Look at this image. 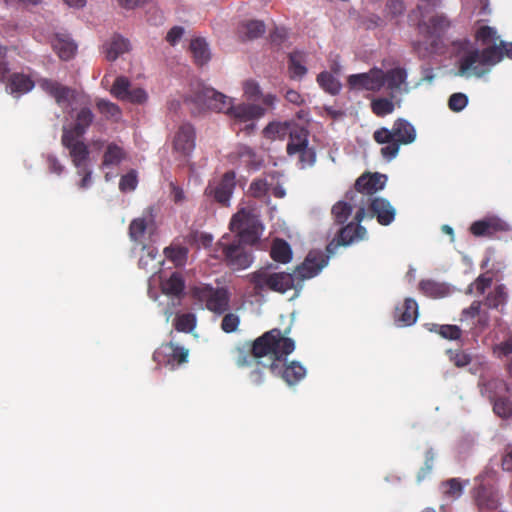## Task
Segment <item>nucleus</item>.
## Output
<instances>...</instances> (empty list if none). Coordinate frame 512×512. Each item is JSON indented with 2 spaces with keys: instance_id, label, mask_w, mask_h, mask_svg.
<instances>
[{
  "instance_id": "cd10ccee",
  "label": "nucleus",
  "mask_w": 512,
  "mask_h": 512,
  "mask_svg": "<svg viewBox=\"0 0 512 512\" xmlns=\"http://www.w3.org/2000/svg\"><path fill=\"white\" fill-rule=\"evenodd\" d=\"M265 32V25L262 21L251 20L241 24L238 28V36L242 41L254 40Z\"/></svg>"
},
{
  "instance_id": "7c9ffc66",
  "label": "nucleus",
  "mask_w": 512,
  "mask_h": 512,
  "mask_svg": "<svg viewBox=\"0 0 512 512\" xmlns=\"http://www.w3.org/2000/svg\"><path fill=\"white\" fill-rule=\"evenodd\" d=\"M190 51L198 66H203L210 60V51L204 38H195L191 40Z\"/></svg>"
},
{
  "instance_id": "49530a36",
  "label": "nucleus",
  "mask_w": 512,
  "mask_h": 512,
  "mask_svg": "<svg viewBox=\"0 0 512 512\" xmlns=\"http://www.w3.org/2000/svg\"><path fill=\"white\" fill-rule=\"evenodd\" d=\"M425 461L424 465L419 469L416 479L417 482H422L425 480L429 474L432 472L434 461H435V453L432 448L428 449L425 452Z\"/></svg>"
},
{
  "instance_id": "37998d69",
  "label": "nucleus",
  "mask_w": 512,
  "mask_h": 512,
  "mask_svg": "<svg viewBox=\"0 0 512 512\" xmlns=\"http://www.w3.org/2000/svg\"><path fill=\"white\" fill-rule=\"evenodd\" d=\"M353 206L347 202L339 201L332 207V215L337 224H343L351 215Z\"/></svg>"
},
{
  "instance_id": "680f3d73",
  "label": "nucleus",
  "mask_w": 512,
  "mask_h": 512,
  "mask_svg": "<svg viewBox=\"0 0 512 512\" xmlns=\"http://www.w3.org/2000/svg\"><path fill=\"white\" fill-rule=\"evenodd\" d=\"M483 305L482 301L474 300L471 305L467 308H464L461 312L460 321H464L468 318H475L482 312L481 307Z\"/></svg>"
},
{
  "instance_id": "864d4df0",
  "label": "nucleus",
  "mask_w": 512,
  "mask_h": 512,
  "mask_svg": "<svg viewBox=\"0 0 512 512\" xmlns=\"http://www.w3.org/2000/svg\"><path fill=\"white\" fill-rule=\"evenodd\" d=\"M146 221L144 218H136L129 225V235L133 241H140L146 231Z\"/></svg>"
},
{
  "instance_id": "bf43d9fd",
  "label": "nucleus",
  "mask_w": 512,
  "mask_h": 512,
  "mask_svg": "<svg viewBox=\"0 0 512 512\" xmlns=\"http://www.w3.org/2000/svg\"><path fill=\"white\" fill-rule=\"evenodd\" d=\"M301 168L312 166L316 161V153L312 148L306 147L297 152Z\"/></svg>"
},
{
  "instance_id": "0e129e2a",
  "label": "nucleus",
  "mask_w": 512,
  "mask_h": 512,
  "mask_svg": "<svg viewBox=\"0 0 512 512\" xmlns=\"http://www.w3.org/2000/svg\"><path fill=\"white\" fill-rule=\"evenodd\" d=\"M147 100V93L142 88H130V91L125 99V101L134 103V104H142Z\"/></svg>"
},
{
  "instance_id": "13d9d810",
  "label": "nucleus",
  "mask_w": 512,
  "mask_h": 512,
  "mask_svg": "<svg viewBox=\"0 0 512 512\" xmlns=\"http://www.w3.org/2000/svg\"><path fill=\"white\" fill-rule=\"evenodd\" d=\"M239 324V316L234 313H228L222 319L221 328L226 333H232L237 330Z\"/></svg>"
},
{
  "instance_id": "69168bd1",
  "label": "nucleus",
  "mask_w": 512,
  "mask_h": 512,
  "mask_svg": "<svg viewBox=\"0 0 512 512\" xmlns=\"http://www.w3.org/2000/svg\"><path fill=\"white\" fill-rule=\"evenodd\" d=\"M386 11L392 17H397L405 11V5L402 0H389L386 3Z\"/></svg>"
},
{
  "instance_id": "774afa93",
  "label": "nucleus",
  "mask_w": 512,
  "mask_h": 512,
  "mask_svg": "<svg viewBox=\"0 0 512 512\" xmlns=\"http://www.w3.org/2000/svg\"><path fill=\"white\" fill-rule=\"evenodd\" d=\"M420 290L428 296H436L439 290L438 285L431 280H422L419 283Z\"/></svg>"
},
{
  "instance_id": "e433bc0d",
  "label": "nucleus",
  "mask_w": 512,
  "mask_h": 512,
  "mask_svg": "<svg viewBox=\"0 0 512 512\" xmlns=\"http://www.w3.org/2000/svg\"><path fill=\"white\" fill-rule=\"evenodd\" d=\"M302 61V54L300 52L290 53L288 69L291 78H302L307 73V68L302 64Z\"/></svg>"
},
{
  "instance_id": "f03ea898",
  "label": "nucleus",
  "mask_w": 512,
  "mask_h": 512,
  "mask_svg": "<svg viewBox=\"0 0 512 512\" xmlns=\"http://www.w3.org/2000/svg\"><path fill=\"white\" fill-rule=\"evenodd\" d=\"M328 263V259L320 251H310L304 262L297 266L293 273L274 272L260 269L247 275L249 282L257 291L265 289L285 293L298 288L306 279L316 276Z\"/></svg>"
},
{
  "instance_id": "412c9836",
  "label": "nucleus",
  "mask_w": 512,
  "mask_h": 512,
  "mask_svg": "<svg viewBox=\"0 0 512 512\" xmlns=\"http://www.w3.org/2000/svg\"><path fill=\"white\" fill-rule=\"evenodd\" d=\"M369 210L376 217L379 224L387 226L395 219L396 211L390 202L381 197H375L371 200Z\"/></svg>"
},
{
  "instance_id": "c756f323",
  "label": "nucleus",
  "mask_w": 512,
  "mask_h": 512,
  "mask_svg": "<svg viewBox=\"0 0 512 512\" xmlns=\"http://www.w3.org/2000/svg\"><path fill=\"white\" fill-rule=\"evenodd\" d=\"M270 256L274 261L286 264L292 259L291 247L285 240L276 238L272 243Z\"/></svg>"
},
{
  "instance_id": "052dcab7",
  "label": "nucleus",
  "mask_w": 512,
  "mask_h": 512,
  "mask_svg": "<svg viewBox=\"0 0 512 512\" xmlns=\"http://www.w3.org/2000/svg\"><path fill=\"white\" fill-rule=\"evenodd\" d=\"M493 353L498 357H507L512 354V334L503 342L493 347Z\"/></svg>"
},
{
  "instance_id": "a19ab883",
  "label": "nucleus",
  "mask_w": 512,
  "mask_h": 512,
  "mask_svg": "<svg viewBox=\"0 0 512 512\" xmlns=\"http://www.w3.org/2000/svg\"><path fill=\"white\" fill-rule=\"evenodd\" d=\"M442 493L450 499H457L463 493V485L457 478H451L441 483Z\"/></svg>"
},
{
  "instance_id": "4468645a",
  "label": "nucleus",
  "mask_w": 512,
  "mask_h": 512,
  "mask_svg": "<svg viewBox=\"0 0 512 512\" xmlns=\"http://www.w3.org/2000/svg\"><path fill=\"white\" fill-rule=\"evenodd\" d=\"M236 174L227 171L219 181L210 182L205 189V194L222 206H227L236 186Z\"/></svg>"
},
{
  "instance_id": "f3484780",
  "label": "nucleus",
  "mask_w": 512,
  "mask_h": 512,
  "mask_svg": "<svg viewBox=\"0 0 512 512\" xmlns=\"http://www.w3.org/2000/svg\"><path fill=\"white\" fill-rule=\"evenodd\" d=\"M80 138L69 134H62L61 138L62 145L69 150V155L76 169L89 166L90 152L88 146Z\"/></svg>"
},
{
  "instance_id": "bb28decb",
  "label": "nucleus",
  "mask_w": 512,
  "mask_h": 512,
  "mask_svg": "<svg viewBox=\"0 0 512 512\" xmlns=\"http://www.w3.org/2000/svg\"><path fill=\"white\" fill-rule=\"evenodd\" d=\"M293 129V125L291 122L284 121H273L270 122L263 129V136L268 140H284L291 130Z\"/></svg>"
},
{
  "instance_id": "423d86ee",
  "label": "nucleus",
  "mask_w": 512,
  "mask_h": 512,
  "mask_svg": "<svg viewBox=\"0 0 512 512\" xmlns=\"http://www.w3.org/2000/svg\"><path fill=\"white\" fill-rule=\"evenodd\" d=\"M241 239L224 234L215 244L212 257L224 263L232 271L245 270L253 263V254Z\"/></svg>"
},
{
  "instance_id": "5701e85b",
  "label": "nucleus",
  "mask_w": 512,
  "mask_h": 512,
  "mask_svg": "<svg viewBox=\"0 0 512 512\" xmlns=\"http://www.w3.org/2000/svg\"><path fill=\"white\" fill-rule=\"evenodd\" d=\"M475 501L480 511H494L499 506V496L497 492L484 485L477 488Z\"/></svg>"
},
{
  "instance_id": "8fccbe9b",
  "label": "nucleus",
  "mask_w": 512,
  "mask_h": 512,
  "mask_svg": "<svg viewBox=\"0 0 512 512\" xmlns=\"http://www.w3.org/2000/svg\"><path fill=\"white\" fill-rule=\"evenodd\" d=\"M470 231L475 236H488L495 231V225L489 220H479L471 225Z\"/></svg>"
},
{
  "instance_id": "a878e982",
  "label": "nucleus",
  "mask_w": 512,
  "mask_h": 512,
  "mask_svg": "<svg viewBox=\"0 0 512 512\" xmlns=\"http://www.w3.org/2000/svg\"><path fill=\"white\" fill-rule=\"evenodd\" d=\"M289 142L287 144L288 155L297 154L298 151L308 147V131L299 126H293L289 133Z\"/></svg>"
},
{
  "instance_id": "58836bf2",
  "label": "nucleus",
  "mask_w": 512,
  "mask_h": 512,
  "mask_svg": "<svg viewBox=\"0 0 512 512\" xmlns=\"http://www.w3.org/2000/svg\"><path fill=\"white\" fill-rule=\"evenodd\" d=\"M236 155L246 166L254 169L259 168L260 161L257 159V155L251 147L246 145L239 146L237 148Z\"/></svg>"
},
{
  "instance_id": "e2e57ef3",
  "label": "nucleus",
  "mask_w": 512,
  "mask_h": 512,
  "mask_svg": "<svg viewBox=\"0 0 512 512\" xmlns=\"http://www.w3.org/2000/svg\"><path fill=\"white\" fill-rule=\"evenodd\" d=\"M244 94L251 100H256L261 95L259 84L254 80H247L243 85Z\"/></svg>"
},
{
  "instance_id": "ddd939ff",
  "label": "nucleus",
  "mask_w": 512,
  "mask_h": 512,
  "mask_svg": "<svg viewBox=\"0 0 512 512\" xmlns=\"http://www.w3.org/2000/svg\"><path fill=\"white\" fill-rule=\"evenodd\" d=\"M383 70L378 67L368 72L349 75L347 85L350 90L379 92L384 87Z\"/></svg>"
},
{
  "instance_id": "f704fd0d",
  "label": "nucleus",
  "mask_w": 512,
  "mask_h": 512,
  "mask_svg": "<svg viewBox=\"0 0 512 512\" xmlns=\"http://www.w3.org/2000/svg\"><path fill=\"white\" fill-rule=\"evenodd\" d=\"M394 97H378L371 101V110L378 117H384L391 114L395 109Z\"/></svg>"
},
{
  "instance_id": "1a4fd4ad",
  "label": "nucleus",
  "mask_w": 512,
  "mask_h": 512,
  "mask_svg": "<svg viewBox=\"0 0 512 512\" xmlns=\"http://www.w3.org/2000/svg\"><path fill=\"white\" fill-rule=\"evenodd\" d=\"M191 297L215 314H223L229 309L230 294L224 287L214 288L200 283L190 288Z\"/></svg>"
},
{
  "instance_id": "7ed1b4c3",
  "label": "nucleus",
  "mask_w": 512,
  "mask_h": 512,
  "mask_svg": "<svg viewBox=\"0 0 512 512\" xmlns=\"http://www.w3.org/2000/svg\"><path fill=\"white\" fill-rule=\"evenodd\" d=\"M190 99L199 106L227 114L234 124L245 123L244 130L247 134H251L255 129L253 121L265 114V109L256 104L233 105L231 98L203 83H197L193 87Z\"/></svg>"
},
{
  "instance_id": "5fc2aeb1",
  "label": "nucleus",
  "mask_w": 512,
  "mask_h": 512,
  "mask_svg": "<svg viewBox=\"0 0 512 512\" xmlns=\"http://www.w3.org/2000/svg\"><path fill=\"white\" fill-rule=\"evenodd\" d=\"M476 39L483 45H487L492 42L496 44L495 42L498 39V36L494 28L490 26H481L476 32Z\"/></svg>"
},
{
  "instance_id": "6ab92c4d",
  "label": "nucleus",
  "mask_w": 512,
  "mask_h": 512,
  "mask_svg": "<svg viewBox=\"0 0 512 512\" xmlns=\"http://www.w3.org/2000/svg\"><path fill=\"white\" fill-rule=\"evenodd\" d=\"M366 235V229L361 225H354L353 222L347 224L346 226L342 227L336 239H334L328 246L327 250L328 252H332V247L334 246V242L337 241L335 244V247L337 246H347L352 244L355 241L364 239Z\"/></svg>"
},
{
  "instance_id": "f257e3e1",
  "label": "nucleus",
  "mask_w": 512,
  "mask_h": 512,
  "mask_svg": "<svg viewBox=\"0 0 512 512\" xmlns=\"http://www.w3.org/2000/svg\"><path fill=\"white\" fill-rule=\"evenodd\" d=\"M288 332L283 333L278 328L265 332L253 341L249 352L239 351L237 365H251L258 358L268 357V368L274 376L288 385L297 384L306 376V368L298 361L287 362V356L295 349L294 340L285 336Z\"/></svg>"
},
{
  "instance_id": "2eb2a0df",
  "label": "nucleus",
  "mask_w": 512,
  "mask_h": 512,
  "mask_svg": "<svg viewBox=\"0 0 512 512\" xmlns=\"http://www.w3.org/2000/svg\"><path fill=\"white\" fill-rule=\"evenodd\" d=\"M386 180V175L378 172L363 173L355 182V190L347 192L346 198L353 201L358 193L371 196L384 188Z\"/></svg>"
},
{
  "instance_id": "f8f14e48",
  "label": "nucleus",
  "mask_w": 512,
  "mask_h": 512,
  "mask_svg": "<svg viewBox=\"0 0 512 512\" xmlns=\"http://www.w3.org/2000/svg\"><path fill=\"white\" fill-rule=\"evenodd\" d=\"M196 147V131L192 124L183 123L175 132L172 139L173 152L188 162Z\"/></svg>"
},
{
  "instance_id": "39448f33",
  "label": "nucleus",
  "mask_w": 512,
  "mask_h": 512,
  "mask_svg": "<svg viewBox=\"0 0 512 512\" xmlns=\"http://www.w3.org/2000/svg\"><path fill=\"white\" fill-rule=\"evenodd\" d=\"M378 144H387L381 148V155L388 161L395 158L400 145H407L416 139V130L407 120L399 118L394 121L391 129L381 127L373 133Z\"/></svg>"
},
{
  "instance_id": "09e8293b",
  "label": "nucleus",
  "mask_w": 512,
  "mask_h": 512,
  "mask_svg": "<svg viewBox=\"0 0 512 512\" xmlns=\"http://www.w3.org/2000/svg\"><path fill=\"white\" fill-rule=\"evenodd\" d=\"M492 277L488 276L487 274H480L467 288V294L472 293L473 289L476 290V292L479 295H482L485 293V291L491 286L492 284Z\"/></svg>"
},
{
  "instance_id": "473e14b6",
  "label": "nucleus",
  "mask_w": 512,
  "mask_h": 512,
  "mask_svg": "<svg viewBox=\"0 0 512 512\" xmlns=\"http://www.w3.org/2000/svg\"><path fill=\"white\" fill-rule=\"evenodd\" d=\"M317 83L325 92L331 95L339 94L342 87L340 81L327 71L318 74Z\"/></svg>"
},
{
  "instance_id": "c9c22d12",
  "label": "nucleus",
  "mask_w": 512,
  "mask_h": 512,
  "mask_svg": "<svg viewBox=\"0 0 512 512\" xmlns=\"http://www.w3.org/2000/svg\"><path fill=\"white\" fill-rule=\"evenodd\" d=\"M184 290V281L178 273H173L167 280L162 283V291L164 294L179 296Z\"/></svg>"
},
{
  "instance_id": "338daca9",
  "label": "nucleus",
  "mask_w": 512,
  "mask_h": 512,
  "mask_svg": "<svg viewBox=\"0 0 512 512\" xmlns=\"http://www.w3.org/2000/svg\"><path fill=\"white\" fill-rule=\"evenodd\" d=\"M77 174L82 177L80 182L78 183V187L80 189H87L88 187H90L92 183V171L89 168V166L77 169Z\"/></svg>"
},
{
  "instance_id": "4c0bfd02",
  "label": "nucleus",
  "mask_w": 512,
  "mask_h": 512,
  "mask_svg": "<svg viewBox=\"0 0 512 512\" xmlns=\"http://www.w3.org/2000/svg\"><path fill=\"white\" fill-rule=\"evenodd\" d=\"M96 106L99 112L104 115L107 119H113L118 121L121 118L122 112L120 107L108 100L100 99L97 101Z\"/></svg>"
},
{
  "instance_id": "de8ad7c7",
  "label": "nucleus",
  "mask_w": 512,
  "mask_h": 512,
  "mask_svg": "<svg viewBox=\"0 0 512 512\" xmlns=\"http://www.w3.org/2000/svg\"><path fill=\"white\" fill-rule=\"evenodd\" d=\"M434 327V331L448 340H458L462 336V330L457 325H434Z\"/></svg>"
},
{
  "instance_id": "0eeeda50",
  "label": "nucleus",
  "mask_w": 512,
  "mask_h": 512,
  "mask_svg": "<svg viewBox=\"0 0 512 512\" xmlns=\"http://www.w3.org/2000/svg\"><path fill=\"white\" fill-rule=\"evenodd\" d=\"M451 26V21L443 14H436L432 16L428 22L419 21V32L430 43L414 42L413 50L420 58H426L431 54H441L444 52V45L442 37Z\"/></svg>"
},
{
  "instance_id": "79ce46f5",
  "label": "nucleus",
  "mask_w": 512,
  "mask_h": 512,
  "mask_svg": "<svg viewBox=\"0 0 512 512\" xmlns=\"http://www.w3.org/2000/svg\"><path fill=\"white\" fill-rule=\"evenodd\" d=\"M130 88L129 79L125 76H119L115 79L110 92L118 100L125 101Z\"/></svg>"
},
{
  "instance_id": "3c124183",
  "label": "nucleus",
  "mask_w": 512,
  "mask_h": 512,
  "mask_svg": "<svg viewBox=\"0 0 512 512\" xmlns=\"http://www.w3.org/2000/svg\"><path fill=\"white\" fill-rule=\"evenodd\" d=\"M270 184L265 178H258L251 182L249 191L254 198H263L268 194Z\"/></svg>"
},
{
  "instance_id": "4d7b16f0",
  "label": "nucleus",
  "mask_w": 512,
  "mask_h": 512,
  "mask_svg": "<svg viewBox=\"0 0 512 512\" xmlns=\"http://www.w3.org/2000/svg\"><path fill=\"white\" fill-rule=\"evenodd\" d=\"M137 184V174L134 170H131L121 177L119 182V189L122 192L133 191L137 187Z\"/></svg>"
},
{
  "instance_id": "9d476101",
  "label": "nucleus",
  "mask_w": 512,
  "mask_h": 512,
  "mask_svg": "<svg viewBox=\"0 0 512 512\" xmlns=\"http://www.w3.org/2000/svg\"><path fill=\"white\" fill-rule=\"evenodd\" d=\"M9 66L4 60H0V80L6 82V91L14 98H20L33 90L35 87V81L30 75L22 72H14L9 76Z\"/></svg>"
},
{
  "instance_id": "603ef678",
  "label": "nucleus",
  "mask_w": 512,
  "mask_h": 512,
  "mask_svg": "<svg viewBox=\"0 0 512 512\" xmlns=\"http://www.w3.org/2000/svg\"><path fill=\"white\" fill-rule=\"evenodd\" d=\"M493 410L498 416L509 418L512 416V402L505 397L497 398L494 401Z\"/></svg>"
},
{
  "instance_id": "c03bdc74",
  "label": "nucleus",
  "mask_w": 512,
  "mask_h": 512,
  "mask_svg": "<svg viewBox=\"0 0 512 512\" xmlns=\"http://www.w3.org/2000/svg\"><path fill=\"white\" fill-rule=\"evenodd\" d=\"M446 354L450 362H452L457 368L466 367L472 361L471 355L460 349H448Z\"/></svg>"
},
{
  "instance_id": "c85d7f7f",
  "label": "nucleus",
  "mask_w": 512,
  "mask_h": 512,
  "mask_svg": "<svg viewBox=\"0 0 512 512\" xmlns=\"http://www.w3.org/2000/svg\"><path fill=\"white\" fill-rule=\"evenodd\" d=\"M125 150L118 144L109 143L104 151L102 166L115 167L118 166L124 159H126Z\"/></svg>"
},
{
  "instance_id": "6e6552de",
  "label": "nucleus",
  "mask_w": 512,
  "mask_h": 512,
  "mask_svg": "<svg viewBox=\"0 0 512 512\" xmlns=\"http://www.w3.org/2000/svg\"><path fill=\"white\" fill-rule=\"evenodd\" d=\"M229 229L234 233L232 238L241 239L245 244L252 246L259 241L263 227L251 210L243 208L233 215Z\"/></svg>"
},
{
  "instance_id": "72a5a7b5",
  "label": "nucleus",
  "mask_w": 512,
  "mask_h": 512,
  "mask_svg": "<svg viewBox=\"0 0 512 512\" xmlns=\"http://www.w3.org/2000/svg\"><path fill=\"white\" fill-rule=\"evenodd\" d=\"M165 257L175 266H183L188 257V249L181 245H171L164 249Z\"/></svg>"
},
{
  "instance_id": "dca6fc26",
  "label": "nucleus",
  "mask_w": 512,
  "mask_h": 512,
  "mask_svg": "<svg viewBox=\"0 0 512 512\" xmlns=\"http://www.w3.org/2000/svg\"><path fill=\"white\" fill-rule=\"evenodd\" d=\"M37 84L45 93L53 97L59 106L70 105L75 99L76 91L74 89L53 79L39 78Z\"/></svg>"
},
{
  "instance_id": "6e6d98bb",
  "label": "nucleus",
  "mask_w": 512,
  "mask_h": 512,
  "mask_svg": "<svg viewBox=\"0 0 512 512\" xmlns=\"http://www.w3.org/2000/svg\"><path fill=\"white\" fill-rule=\"evenodd\" d=\"M468 104V97L464 93H454L449 97L448 107L453 112L462 111Z\"/></svg>"
},
{
  "instance_id": "2f4dec72",
  "label": "nucleus",
  "mask_w": 512,
  "mask_h": 512,
  "mask_svg": "<svg viewBox=\"0 0 512 512\" xmlns=\"http://www.w3.org/2000/svg\"><path fill=\"white\" fill-rule=\"evenodd\" d=\"M507 301V292L504 285L500 284L494 287L487 296L483 304L490 309H500Z\"/></svg>"
},
{
  "instance_id": "a18cd8bd",
  "label": "nucleus",
  "mask_w": 512,
  "mask_h": 512,
  "mask_svg": "<svg viewBox=\"0 0 512 512\" xmlns=\"http://www.w3.org/2000/svg\"><path fill=\"white\" fill-rule=\"evenodd\" d=\"M262 358H258L256 362H253L250 367H254V369L250 373V381L253 385H261L264 382V370H269V364H264L261 360ZM242 365L241 367H244Z\"/></svg>"
},
{
  "instance_id": "4be33fe9",
  "label": "nucleus",
  "mask_w": 512,
  "mask_h": 512,
  "mask_svg": "<svg viewBox=\"0 0 512 512\" xmlns=\"http://www.w3.org/2000/svg\"><path fill=\"white\" fill-rule=\"evenodd\" d=\"M51 45L58 57L64 61L73 58L77 50V45L66 33H56L51 38Z\"/></svg>"
},
{
  "instance_id": "9b49d317",
  "label": "nucleus",
  "mask_w": 512,
  "mask_h": 512,
  "mask_svg": "<svg viewBox=\"0 0 512 512\" xmlns=\"http://www.w3.org/2000/svg\"><path fill=\"white\" fill-rule=\"evenodd\" d=\"M188 357L189 350L172 341L161 344L153 353V360L158 366H166L171 370L187 363Z\"/></svg>"
},
{
  "instance_id": "ea45409f",
  "label": "nucleus",
  "mask_w": 512,
  "mask_h": 512,
  "mask_svg": "<svg viewBox=\"0 0 512 512\" xmlns=\"http://www.w3.org/2000/svg\"><path fill=\"white\" fill-rule=\"evenodd\" d=\"M196 326V316L193 313L178 314L174 319V327L179 332L189 333Z\"/></svg>"
},
{
  "instance_id": "20e7f679",
  "label": "nucleus",
  "mask_w": 512,
  "mask_h": 512,
  "mask_svg": "<svg viewBox=\"0 0 512 512\" xmlns=\"http://www.w3.org/2000/svg\"><path fill=\"white\" fill-rule=\"evenodd\" d=\"M453 51L456 54L467 52L459 60V72L461 76L482 77L490 71V68L499 63L504 56L512 59V42L500 41L499 45L493 44L479 51L468 50L467 40H457L452 43Z\"/></svg>"
},
{
  "instance_id": "a211bd4d",
  "label": "nucleus",
  "mask_w": 512,
  "mask_h": 512,
  "mask_svg": "<svg viewBox=\"0 0 512 512\" xmlns=\"http://www.w3.org/2000/svg\"><path fill=\"white\" fill-rule=\"evenodd\" d=\"M384 86L390 91V96L395 97L396 93H408L410 88L407 83V71L403 67H395L383 71Z\"/></svg>"
},
{
  "instance_id": "393cba45",
  "label": "nucleus",
  "mask_w": 512,
  "mask_h": 512,
  "mask_svg": "<svg viewBox=\"0 0 512 512\" xmlns=\"http://www.w3.org/2000/svg\"><path fill=\"white\" fill-rule=\"evenodd\" d=\"M418 316L417 302L412 298H406L404 303L395 310V318L403 326L415 323Z\"/></svg>"
},
{
  "instance_id": "aec40b11",
  "label": "nucleus",
  "mask_w": 512,
  "mask_h": 512,
  "mask_svg": "<svg viewBox=\"0 0 512 512\" xmlns=\"http://www.w3.org/2000/svg\"><path fill=\"white\" fill-rule=\"evenodd\" d=\"M70 127H63V134L82 137L94 121V114L89 107H82L73 117Z\"/></svg>"
},
{
  "instance_id": "b1692460",
  "label": "nucleus",
  "mask_w": 512,
  "mask_h": 512,
  "mask_svg": "<svg viewBox=\"0 0 512 512\" xmlns=\"http://www.w3.org/2000/svg\"><path fill=\"white\" fill-rule=\"evenodd\" d=\"M106 59L115 61L120 55L130 50V42L119 34L112 36L111 40L103 46Z\"/></svg>"
}]
</instances>
